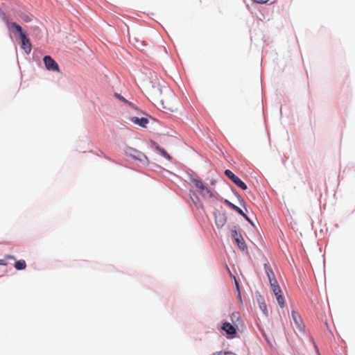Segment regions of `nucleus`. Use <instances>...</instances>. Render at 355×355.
I'll use <instances>...</instances> for the list:
<instances>
[{
  "label": "nucleus",
  "instance_id": "obj_31",
  "mask_svg": "<svg viewBox=\"0 0 355 355\" xmlns=\"http://www.w3.org/2000/svg\"><path fill=\"white\" fill-rule=\"evenodd\" d=\"M315 350H316L317 354H318V355H320V353H319V352H318V349L317 346H315Z\"/></svg>",
  "mask_w": 355,
  "mask_h": 355
},
{
  "label": "nucleus",
  "instance_id": "obj_10",
  "mask_svg": "<svg viewBox=\"0 0 355 355\" xmlns=\"http://www.w3.org/2000/svg\"><path fill=\"white\" fill-rule=\"evenodd\" d=\"M215 222L218 227H222L226 223V216L223 214L215 216Z\"/></svg>",
  "mask_w": 355,
  "mask_h": 355
},
{
  "label": "nucleus",
  "instance_id": "obj_30",
  "mask_svg": "<svg viewBox=\"0 0 355 355\" xmlns=\"http://www.w3.org/2000/svg\"><path fill=\"white\" fill-rule=\"evenodd\" d=\"M0 265H6V262L3 259H0Z\"/></svg>",
  "mask_w": 355,
  "mask_h": 355
},
{
  "label": "nucleus",
  "instance_id": "obj_8",
  "mask_svg": "<svg viewBox=\"0 0 355 355\" xmlns=\"http://www.w3.org/2000/svg\"><path fill=\"white\" fill-rule=\"evenodd\" d=\"M130 121L134 123L135 124H137L141 127L145 128L146 127V125L148 123L149 121L146 117H141L139 118L137 116H132L130 119Z\"/></svg>",
  "mask_w": 355,
  "mask_h": 355
},
{
  "label": "nucleus",
  "instance_id": "obj_18",
  "mask_svg": "<svg viewBox=\"0 0 355 355\" xmlns=\"http://www.w3.org/2000/svg\"><path fill=\"white\" fill-rule=\"evenodd\" d=\"M279 305L282 308L284 306V298L281 293L275 295Z\"/></svg>",
  "mask_w": 355,
  "mask_h": 355
},
{
  "label": "nucleus",
  "instance_id": "obj_11",
  "mask_svg": "<svg viewBox=\"0 0 355 355\" xmlns=\"http://www.w3.org/2000/svg\"><path fill=\"white\" fill-rule=\"evenodd\" d=\"M7 27L8 28L12 30L14 33H19V36H21V34H25L23 32L21 27L15 22H10V24H8Z\"/></svg>",
  "mask_w": 355,
  "mask_h": 355
},
{
  "label": "nucleus",
  "instance_id": "obj_29",
  "mask_svg": "<svg viewBox=\"0 0 355 355\" xmlns=\"http://www.w3.org/2000/svg\"><path fill=\"white\" fill-rule=\"evenodd\" d=\"M6 258L8 259H15V257L12 255H7L6 256Z\"/></svg>",
  "mask_w": 355,
  "mask_h": 355
},
{
  "label": "nucleus",
  "instance_id": "obj_20",
  "mask_svg": "<svg viewBox=\"0 0 355 355\" xmlns=\"http://www.w3.org/2000/svg\"><path fill=\"white\" fill-rule=\"evenodd\" d=\"M0 17L2 19V20L6 23V26L10 24V21L8 17L6 15L5 12L1 10L0 8Z\"/></svg>",
  "mask_w": 355,
  "mask_h": 355
},
{
  "label": "nucleus",
  "instance_id": "obj_16",
  "mask_svg": "<svg viewBox=\"0 0 355 355\" xmlns=\"http://www.w3.org/2000/svg\"><path fill=\"white\" fill-rule=\"evenodd\" d=\"M265 269H266V272L267 274V276L269 279V281L270 282V279H275V275L272 272V270L268 267L266 264H265Z\"/></svg>",
  "mask_w": 355,
  "mask_h": 355
},
{
  "label": "nucleus",
  "instance_id": "obj_28",
  "mask_svg": "<svg viewBox=\"0 0 355 355\" xmlns=\"http://www.w3.org/2000/svg\"><path fill=\"white\" fill-rule=\"evenodd\" d=\"M249 223H250L252 225H253V223L251 221V220L249 218V217L245 214V216H243Z\"/></svg>",
  "mask_w": 355,
  "mask_h": 355
},
{
  "label": "nucleus",
  "instance_id": "obj_13",
  "mask_svg": "<svg viewBox=\"0 0 355 355\" xmlns=\"http://www.w3.org/2000/svg\"><path fill=\"white\" fill-rule=\"evenodd\" d=\"M225 203L228 207H230V208H232V209H234V211H236V212H238L240 215H241V216H245V213L242 211V209H241L239 207H237L236 205H234L233 203H232V202H230L229 200H225Z\"/></svg>",
  "mask_w": 355,
  "mask_h": 355
},
{
  "label": "nucleus",
  "instance_id": "obj_21",
  "mask_svg": "<svg viewBox=\"0 0 355 355\" xmlns=\"http://www.w3.org/2000/svg\"><path fill=\"white\" fill-rule=\"evenodd\" d=\"M157 150L166 158L168 159H171L170 155L168 154V153L164 149L159 146L157 147Z\"/></svg>",
  "mask_w": 355,
  "mask_h": 355
},
{
  "label": "nucleus",
  "instance_id": "obj_1",
  "mask_svg": "<svg viewBox=\"0 0 355 355\" xmlns=\"http://www.w3.org/2000/svg\"><path fill=\"white\" fill-rule=\"evenodd\" d=\"M148 94L156 103H160L164 109L173 112L176 97L174 92L166 85H152L148 89Z\"/></svg>",
  "mask_w": 355,
  "mask_h": 355
},
{
  "label": "nucleus",
  "instance_id": "obj_27",
  "mask_svg": "<svg viewBox=\"0 0 355 355\" xmlns=\"http://www.w3.org/2000/svg\"><path fill=\"white\" fill-rule=\"evenodd\" d=\"M256 3H265L269 1V0H254Z\"/></svg>",
  "mask_w": 355,
  "mask_h": 355
},
{
  "label": "nucleus",
  "instance_id": "obj_26",
  "mask_svg": "<svg viewBox=\"0 0 355 355\" xmlns=\"http://www.w3.org/2000/svg\"><path fill=\"white\" fill-rule=\"evenodd\" d=\"M234 282H235V286H236V288H237V291L239 292V297H241V293L239 291V283L238 282L236 281V278L234 277Z\"/></svg>",
  "mask_w": 355,
  "mask_h": 355
},
{
  "label": "nucleus",
  "instance_id": "obj_12",
  "mask_svg": "<svg viewBox=\"0 0 355 355\" xmlns=\"http://www.w3.org/2000/svg\"><path fill=\"white\" fill-rule=\"evenodd\" d=\"M270 286L272 288V290L275 295L282 293V291H281L279 285L277 284V282L275 279H270Z\"/></svg>",
  "mask_w": 355,
  "mask_h": 355
},
{
  "label": "nucleus",
  "instance_id": "obj_3",
  "mask_svg": "<svg viewBox=\"0 0 355 355\" xmlns=\"http://www.w3.org/2000/svg\"><path fill=\"white\" fill-rule=\"evenodd\" d=\"M46 68L49 71H59V66L57 62L49 55H45L43 58Z\"/></svg>",
  "mask_w": 355,
  "mask_h": 355
},
{
  "label": "nucleus",
  "instance_id": "obj_5",
  "mask_svg": "<svg viewBox=\"0 0 355 355\" xmlns=\"http://www.w3.org/2000/svg\"><path fill=\"white\" fill-rule=\"evenodd\" d=\"M232 236L234 239L239 248L244 250L246 248V245L241 234L238 233L236 230H232Z\"/></svg>",
  "mask_w": 355,
  "mask_h": 355
},
{
  "label": "nucleus",
  "instance_id": "obj_2",
  "mask_svg": "<svg viewBox=\"0 0 355 355\" xmlns=\"http://www.w3.org/2000/svg\"><path fill=\"white\" fill-rule=\"evenodd\" d=\"M225 174L239 187L241 188L243 190L247 189V185L239 178L235 175L230 170H225Z\"/></svg>",
  "mask_w": 355,
  "mask_h": 355
},
{
  "label": "nucleus",
  "instance_id": "obj_24",
  "mask_svg": "<svg viewBox=\"0 0 355 355\" xmlns=\"http://www.w3.org/2000/svg\"><path fill=\"white\" fill-rule=\"evenodd\" d=\"M212 355H236V354L232 352L220 351V352H216L213 353Z\"/></svg>",
  "mask_w": 355,
  "mask_h": 355
},
{
  "label": "nucleus",
  "instance_id": "obj_25",
  "mask_svg": "<svg viewBox=\"0 0 355 355\" xmlns=\"http://www.w3.org/2000/svg\"><path fill=\"white\" fill-rule=\"evenodd\" d=\"M115 96H116V98H118L119 99H120L121 101L126 103H128V101L127 100H125L122 96H121L120 94H116Z\"/></svg>",
  "mask_w": 355,
  "mask_h": 355
},
{
  "label": "nucleus",
  "instance_id": "obj_23",
  "mask_svg": "<svg viewBox=\"0 0 355 355\" xmlns=\"http://www.w3.org/2000/svg\"><path fill=\"white\" fill-rule=\"evenodd\" d=\"M239 317H240V315H239V313H238V312L232 313L230 316L231 320L232 321V322H234L236 320H239Z\"/></svg>",
  "mask_w": 355,
  "mask_h": 355
},
{
  "label": "nucleus",
  "instance_id": "obj_7",
  "mask_svg": "<svg viewBox=\"0 0 355 355\" xmlns=\"http://www.w3.org/2000/svg\"><path fill=\"white\" fill-rule=\"evenodd\" d=\"M20 38L21 40V48L26 53H29L31 51V44L29 40L26 37L25 34H21Z\"/></svg>",
  "mask_w": 355,
  "mask_h": 355
},
{
  "label": "nucleus",
  "instance_id": "obj_9",
  "mask_svg": "<svg viewBox=\"0 0 355 355\" xmlns=\"http://www.w3.org/2000/svg\"><path fill=\"white\" fill-rule=\"evenodd\" d=\"M198 191L205 199L211 198L214 196L213 192L205 184Z\"/></svg>",
  "mask_w": 355,
  "mask_h": 355
},
{
  "label": "nucleus",
  "instance_id": "obj_19",
  "mask_svg": "<svg viewBox=\"0 0 355 355\" xmlns=\"http://www.w3.org/2000/svg\"><path fill=\"white\" fill-rule=\"evenodd\" d=\"M19 17L25 22H29L32 20L31 17L26 13H21Z\"/></svg>",
  "mask_w": 355,
  "mask_h": 355
},
{
  "label": "nucleus",
  "instance_id": "obj_4",
  "mask_svg": "<svg viewBox=\"0 0 355 355\" xmlns=\"http://www.w3.org/2000/svg\"><path fill=\"white\" fill-rule=\"evenodd\" d=\"M221 329L225 331L227 335V338H234L236 334V327L228 322H225L223 324Z\"/></svg>",
  "mask_w": 355,
  "mask_h": 355
},
{
  "label": "nucleus",
  "instance_id": "obj_14",
  "mask_svg": "<svg viewBox=\"0 0 355 355\" xmlns=\"http://www.w3.org/2000/svg\"><path fill=\"white\" fill-rule=\"evenodd\" d=\"M191 182L195 186V187L198 189V191L199 189H201L202 187L205 185V184L199 179L191 178Z\"/></svg>",
  "mask_w": 355,
  "mask_h": 355
},
{
  "label": "nucleus",
  "instance_id": "obj_17",
  "mask_svg": "<svg viewBox=\"0 0 355 355\" xmlns=\"http://www.w3.org/2000/svg\"><path fill=\"white\" fill-rule=\"evenodd\" d=\"M258 302H259V304L260 309L263 312H266L267 311V306H266V304L265 303V301H264L263 298L260 297V298L258 299Z\"/></svg>",
  "mask_w": 355,
  "mask_h": 355
},
{
  "label": "nucleus",
  "instance_id": "obj_22",
  "mask_svg": "<svg viewBox=\"0 0 355 355\" xmlns=\"http://www.w3.org/2000/svg\"><path fill=\"white\" fill-rule=\"evenodd\" d=\"M130 150H132V151L135 153V154H131V155H132L133 157L136 158V159H141L140 156H144V155H143V154H142V153H141L140 152H138L137 150H135L132 149V148H130Z\"/></svg>",
  "mask_w": 355,
  "mask_h": 355
},
{
  "label": "nucleus",
  "instance_id": "obj_6",
  "mask_svg": "<svg viewBox=\"0 0 355 355\" xmlns=\"http://www.w3.org/2000/svg\"><path fill=\"white\" fill-rule=\"evenodd\" d=\"M292 318L294 321V323L297 329V330L300 332L304 331V324L302 322V320L301 319L300 315L299 313L295 311H292Z\"/></svg>",
  "mask_w": 355,
  "mask_h": 355
},
{
  "label": "nucleus",
  "instance_id": "obj_15",
  "mask_svg": "<svg viewBox=\"0 0 355 355\" xmlns=\"http://www.w3.org/2000/svg\"><path fill=\"white\" fill-rule=\"evenodd\" d=\"M26 263L24 260L17 261L15 263V268L19 270H24L26 268Z\"/></svg>",
  "mask_w": 355,
  "mask_h": 355
}]
</instances>
